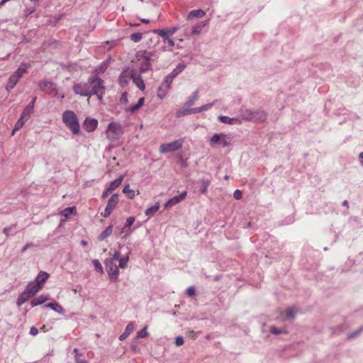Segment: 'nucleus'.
Segmentation results:
<instances>
[{
	"mask_svg": "<svg viewBox=\"0 0 363 363\" xmlns=\"http://www.w3.org/2000/svg\"><path fill=\"white\" fill-rule=\"evenodd\" d=\"M128 259L129 257L128 255L124 257H121L119 252H115L112 257L105 260L104 264L108 272H118L119 268L125 269Z\"/></svg>",
	"mask_w": 363,
	"mask_h": 363,
	"instance_id": "1",
	"label": "nucleus"
},
{
	"mask_svg": "<svg viewBox=\"0 0 363 363\" xmlns=\"http://www.w3.org/2000/svg\"><path fill=\"white\" fill-rule=\"evenodd\" d=\"M62 121L74 135H78L80 133L78 118L74 111H64L62 113Z\"/></svg>",
	"mask_w": 363,
	"mask_h": 363,
	"instance_id": "2",
	"label": "nucleus"
},
{
	"mask_svg": "<svg viewBox=\"0 0 363 363\" xmlns=\"http://www.w3.org/2000/svg\"><path fill=\"white\" fill-rule=\"evenodd\" d=\"M50 274H38L36 279L30 282L25 289V291L33 296L38 293L43 287V284L49 278Z\"/></svg>",
	"mask_w": 363,
	"mask_h": 363,
	"instance_id": "3",
	"label": "nucleus"
},
{
	"mask_svg": "<svg viewBox=\"0 0 363 363\" xmlns=\"http://www.w3.org/2000/svg\"><path fill=\"white\" fill-rule=\"evenodd\" d=\"M242 120L248 121H264L267 118V113L261 109H245L242 111Z\"/></svg>",
	"mask_w": 363,
	"mask_h": 363,
	"instance_id": "4",
	"label": "nucleus"
},
{
	"mask_svg": "<svg viewBox=\"0 0 363 363\" xmlns=\"http://www.w3.org/2000/svg\"><path fill=\"white\" fill-rule=\"evenodd\" d=\"M89 79L90 84L91 96L96 95L99 100L102 99L105 94V86L104 84V81L101 79L96 77H90Z\"/></svg>",
	"mask_w": 363,
	"mask_h": 363,
	"instance_id": "5",
	"label": "nucleus"
},
{
	"mask_svg": "<svg viewBox=\"0 0 363 363\" xmlns=\"http://www.w3.org/2000/svg\"><path fill=\"white\" fill-rule=\"evenodd\" d=\"M232 136L224 133H215L211 138L209 144L213 147H225L231 145Z\"/></svg>",
	"mask_w": 363,
	"mask_h": 363,
	"instance_id": "6",
	"label": "nucleus"
},
{
	"mask_svg": "<svg viewBox=\"0 0 363 363\" xmlns=\"http://www.w3.org/2000/svg\"><path fill=\"white\" fill-rule=\"evenodd\" d=\"M123 134V129L118 123L111 122L108 125L106 135L111 141H116L119 139Z\"/></svg>",
	"mask_w": 363,
	"mask_h": 363,
	"instance_id": "7",
	"label": "nucleus"
},
{
	"mask_svg": "<svg viewBox=\"0 0 363 363\" xmlns=\"http://www.w3.org/2000/svg\"><path fill=\"white\" fill-rule=\"evenodd\" d=\"M183 139H179L169 143H164L160 146V153H167L179 150L182 147Z\"/></svg>",
	"mask_w": 363,
	"mask_h": 363,
	"instance_id": "8",
	"label": "nucleus"
},
{
	"mask_svg": "<svg viewBox=\"0 0 363 363\" xmlns=\"http://www.w3.org/2000/svg\"><path fill=\"white\" fill-rule=\"evenodd\" d=\"M73 91L76 94L84 96H91L89 79L85 83H78L73 86Z\"/></svg>",
	"mask_w": 363,
	"mask_h": 363,
	"instance_id": "9",
	"label": "nucleus"
},
{
	"mask_svg": "<svg viewBox=\"0 0 363 363\" xmlns=\"http://www.w3.org/2000/svg\"><path fill=\"white\" fill-rule=\"evenodd\" d=\"M118 203V195L117 194H114L108 199L104 212L101 213V216L104 218H108L111 214Z\"/></svg>",
	"mask_w": 363,
	"mask_h": 363,
	"instance_id": "10",
	"label": "nucleus"
},
{
	"mask_svg": "<svg viewBox=\"0 0 363 363\" xmlns=\"http://www.w3.org/2000/svg\"><path fill=\"white\" fill-rule=\"evenodd\" d=\"M130 76L133 83L140 90L143 91L145 89V86L140 74H138L135 70H131L130 72Z\"/></svg>",
	"mask_w": 363,
	"mask_h": 363,
	"instance_id": "11",
	"label": "nucleus"
},
{
	"mask_svg": "<svg viewBox=\"0 0 363 363\" xmlns=\"http://www.w3.org/2000/svg\"><path fill=\"white\" fill-rule=\"evenodd\" d=\"M186 191H182L180 195L179 196H175L174 197H172V199H169L165 203H164V207L166 208H171L173 206H175L177 205V203H179L181 201L184 200L186 196Z\"/></svg>",
	"mask_w": 363,
	"mask_h": 363,
	"instance_id": "12",
	"label": "nucleus"
},
{
	"mask_svg": "<svg viewBox=\"0 0 363 363\" xmlns=\"http://www.w3.org/2000/svg\"><path fill=\"white\" fill-rule=\"evenodd\" d=\"M98 126V121L95 118H86L83 123V128L87 132H92Z\"/></svg>",
	"mask_w": 363,
	"mask_h": 363,
	"instance_id": "13",
	"label": "nucleus"
},
{
	"mask_svg": "<svg viewBox=\"0 0 363 363\" xmlns=\"http://www.w3.org/2000/svg\"><path fill=\"white\" fill-rule=\"evenodd\" d=\"M40 88L46 93L52 94L55 91L56 85L51 82L44 81L40 84Z\"/></svg>",
	"mask_w": 363,
	"mask_h": 363,
	"instance_id": "14",
	"label": "nucleus"
},
{
	"mask_svg": "<svg viewBox=\"0 0 363 363\" xmlns=\"http://www.w3.org/2000/svg\"><path fill=\"white\" fill-rule=\"evenodd\" d=\"M150 69V56H145L140 65V72L145 73Z\"/></svg>",
	"mask_w": 363,
	"mask_h": 363,
	"instance_id": "15",
	"label": "nucleus"
},
{
	"mask_svg": "<svg viewBox=\"0 0 363 363\" xmlns=\"http://www.w3.org/2000/svg\"><path fill=\"white\" fill-rule=\"evenodd\" d=\"M134 329V324L133 322L129 323L125 329V331L119 336L118 339L121 341L125 340L133 332Z\"/></svg>",
	"mask_w": 363,
	"mask_h": 363,
	"instance_id": "16",
	"label": "nucleus"
},
{
	"mask_svg": "<svg viewBox=\"0 0 363 363\" xmlns=\"http://www.w3.org/2000/svg\"><path fill=\"white\" fill-rule=\"evenodd\" d=\"M206 15V12L202 9H196L191 11L188 16L187 19L191 20L194 18H202Z\"/></svg>",
	"mask_w": 363,
	"mask_h": 363,
	"instance_id": "17",
	"label": "nucleus"
},
{
	"mask_svg": "<svg viewBox=\"0 0 363 363\" xmlns=\"http://www.w3.org/2000/svg\"><path fill=\"white\" fill-rule=\"evenodd\" d=\"M48 299H49L48 296L40 295V296H38L37 298H33L31 301L30 304L33 307H35V306H37L38 305H41V304L45 303Z\"/></svg>",
	"mask_w": 363,
	"mask_h": 363,
	"instance_id": "18",
	"label": "nucleus"
},
{
	"mask_svg": "<svg viewBox=\"0 0 363 363\" xmlns=\"http://www.w3.org/2000/svg\"><path fill=\"white\" fill-rule=\"evenodd\" d=\"M20 79V78L16 75L14 73L13 74H11L9 79V81L7 82V84H6V89L7 90H10V89H12L15 86L16 84H17V82H18V80Z\"/></svg>",
	"mask_w": 363,
	"mask_h": 363,
	"instance_id": "19",
	"label": "nucleus"
},
{
	"mask_svg": "<svg viewBox=\"0 0 363 363\" xmlns=\"http://www.w3.org/2000/svg\"><path fill=\"white\" fill-rule=\"evenodd\" d=\"M218 120L223 123H225V124H235V123H240V121H239V119L238 118H230L228 116H218Z\"/></svg>",
	"mask_w": 363,
	"mask_h": 363,
	"instance_id": "20",
	"label": "nucleus"
},
{
	"mask_svg": "<svg viewBox=\"0 0 363 363\" xmlns=\"http://www.w3.org/2000/svg\"><path fill=\"white\" fill-rule=\"evenodd\" d=\"M123 179V175L120 176L118 178L111 182L108 187V191H113L118 188L122 183Z\"/></svg>",
	"mask_w": 363,
	"mask_h": 363,
	"instance_id": "21",
	"label": "nucleus"
},
{
	"mask_svg": "<svg viewBox=\"0 0 363 363\" xmlns=\"http://www.w3.org/2000/svg\"><path fill=\"white\" fill-rule=\"evenodd\" d=\"M45 307L50 308L57 313L64 315L63 308L57 302L49 303L45 305Z\"/></svg>",
	"mask_w": 363,
	"mask_h": 363,
	"instance_id": "22",
	"label": "nucleus"
},
{
	"mask_svg": "<svg viewBox=\"0 0 363 363\" xmlns=\"http://www.w3.org/2000/svg\"><path fill=\"white\" fill-rule=\"evenodd\" d=\"M160 209V203H156L154 206H150L149 208H147L145 211V214L148 216V217H151L156 212L158 211V210Z\"/></svg>",
	"mask_w": 363,
	"mask_h": 363,
	"instance_id": "23",
	"label": "nucleus"
},
{
	"mask_svg": "<svg viewBox=\"0 0 363 363\" xmlns=\"http://www.w3.org/2000/svg\"><path fill=\"white\" fill-rule=\"evenodd\" d=\"M76 213L75 207H68L65 208L62 211H61V216H64L66 218H69L72 216L74 215Z\"/></svg>",
	"mask_w": 363,
	"mask_h": 363,
	"instance_id": "24",
	"label": "nucleus"
},
{
	"mask_svg": "<svg viewBox=\"0 0 363 363\" xmlns=\"http://www.w3.org/2000/svg\"><path fill=\"white\" fill-rule=\"evenodd\" d=\"M199 99V91H195L193 94L189 98V99L185 103L184 106L187 107H190L193 106L196 101Z\"/></svg>",
	"mask_w": 363,
	"mask_h": 363,
	"instance_id": "25",
	"label": "nucleus"
},
{
	"mask_svg": "<svg viewBox=\"0 0 363 363\" xmlns=\"http://www.w3.org/2000/svg\"><path fill=\"white\" fill-rule=\"evenodd\" d=\"M135 218L133 216L128 217L126 219V222H125V226L123 228V229L121 230V233H128V231H129V229L130 228V227L132 226V225L135 222Z\"/></svg>",
	"mask_w": 363,
	"mask_h": 363,
	"instance_id": "26",
	"label": "nucleus"
},
{
	"mask_svg": "<svg viewBox=\"0 0 363 363\" xmlns=\"http://www.w3.org/2000/svg\"><path fill=\"white\" fill-rule=\"evenodd\" d=\"M30 296L23 291L18 297L16 304L18 306H22Z\"/></svg>",
	"mask_w": 363,
	"mask_h": 363,
	"instance_id": "27",
	"label": "nucleus"
},
{
	"mask_svg": "<svg viewBox=\"0 0 363 363\" xmlns=\"http://www.w3.org/2000/svg\"><path fill=\"white\" fill-rule=\"evenodd\" d=\"M144 101H145L144 98H140L139 100L138 101V103L135 105L130 106L129 108H128L126 109V111L130 112V113L135 112L137 110H138L143 105Z\"/></svg>",
	"mask_w": 363,
	"mask_h": 363,
	"instance_id": "28",
	"label": "nucleus"
},
{
	"mask_svg": "<svg viewBox=\"0 0 363 363\" xmlns=\"http://www.w3.org/2000/svg\"><path fill=\"white\" fill-rule=\"evenodd\" d=\"M297 312V310L295 307H290L288 308L286 311L285 315H284V319L290 320L293 319Z\"/></svg>",
	"mask_w": 363,
	"mask_h": 363,
	"instance_id": "29",
	"label": "nucleus"
},
{
	"mask_svg": "<svg viewBox=\"0 0 363 363\" xmlns=\"http://www.w3.org/2000/svg\"><path fill=\"white\" fill-rule=\"evenodd\" d=\"M29 65L26 63H22L18 69L14 72L16 75H17L19 78H21L23 74H24L26 72Z\"/></svg>",
	"mask_w": 363,
	"mask_h": 363,
	"instance_id": "30",
	"label": "nucleus"
},
{
	"mask_svg": "<svg viewBox=\"0 0 363 363\" xmlns=\"http://www.w3.org/2000/svg\"><path fill=\"white\" fill-rule=\"evenodd\" d=\"M129 79H130V73L123 72L119 77V82L121 86H125L128 84Z\"/></svg>",
	"mask_w": 363,
	"mask_h": 363,
	"instance_id": "31",
	"label": "nucleus"
},
{
	"mask_svg": "<svg viewBox=\"0 0 363 363\" xmlns=\"http://www.w3.org/2000/svg\"><path fill=\"white\" fill-rule=\"evenodd\" d=\"M153 33L160 35L165 41L171 36L166 29H157Z\"/></svg>",
	"mask_w": 363,
	"mask_h": 363,
	"instance_id": "32",
	"label": "nucleus"
},
{
	"mask_svg": "<svg viewBox=\"0 0 363 363\" xmlns=\"http://www.w3.org/2000/svg\"><path fill=\"white\" fill-rule=\"evenodd\" d=\"M113 231V225L108 226L99 236L100 240H103L108 237Z\"/></svg>",
	"mask_w": 363,
	"mask_h": 363,
	"instance_id": "33",
	"label": "nucleus"
},
{
	"mask_svg": "<svg viewBox=\"0 0 363 363\" xmlns=\"http://www.w3.org/2000/svg\"><path fill=\"white\" fill-rule=\"evenodd\" d=\"M173 79H174L168 74L165 77L164 80L161 85L164 87L165 90H169L171 87Z\"/></svg>",
	"mask_w": 363,
	"mask_h": 363,
	"instance_id": "34",
	"label": "nucleus"
},
{
	"mask_svg": "<svg viewBox=\"0 0 363 363\" xmlns=\"http://www.w3.org/2000/svg\"><path fill=\"white\" fill-rule=\"evenodd\" d=\"M33 109L31 108V106L29 107V106H26L23 111L22 112L21 115V117H22V118H24L26 119V121L30 118L31 113H33Z\"/></svg>",
	"mask_w": 363,
	"mask_h": 363,
	"instance_id": "35",
	"label": "nucleus"
},
{
	"mask_svg": "<svg viewBox=\"0 0 363 363\" xmlns=\"http://www.w3.org/2000/svg\"><path fill=\"white\" fill-rule=\"evenodd\" d=\"M123 192L125 194L129 199H133L135 196V191L131 189L128 184L124 186Z\"/></svg>",
	"mask_w": 363,
	"mask_h": 363,
	"instance_id": "36",
	"label": "nucleus"
},
{
	"mask_svg": "<svg viewBox=\"0 0 363 363\" xmlns=\"http://www.w3.org/2000/svg\"><path fill=\"white\" fill-rule=\"evenodd\" d=\"M208 22L207 21H202V22H200L196 26H194L192 28V32L193 33H195V34H199L201 31V30L206 26L207 25Z\"/></svg>",
	"mask_w": 363,
	"mask_h": 363,
	"instance_id": "37",
	"label": "nucleus"
},
{
	"mask_svg": "<svg viewBox=\"0 0 363 363\" xmlns=\"http://www.w3.org/2000/svg\"><path fill=\"white\" fill-rule=\"evenodd\" d=\"M200 182L202 184V188L201 189L200 192L202 194H205L207 192L211 182L208 179H201Z\"/></svg>",
	"mask_w": 363,
	"mask_h": 363,
	"instance_id": "38",
	"label": "nucleus"
},
{
	"mask_svg": "<svg viewBox=\"0 0 363 363\" xmlns=\"http://www.w3.org/2000/svg\"><path fill=\"white\" fill-rule=\"evenodd\" d=\"M26 120L24 118H22V117H20V118L18 120V121L16 123L14 128L12 130V135L14 134V133L16 130H18L20 128L23 127L24 123H26Z\"/></svg>",
	"mask_w": 363,
	"mask_h": 363,
	"instance_id": "39",
	"label": "nucleus"
},
{
	"mask_svg": "<svg viewBox=\"0 0 363 363\" xmlns=\"http://www.w3.org/2000/svg\"><path fill=\"white\" fill-rule=\"evenodd\" d=\"M130 38L134 43H138L142 40L143 34L141 33H134L130 35Z\"/></svg>",
	"mask_w": 363,
	"mask_h": 363,
	"instance_id": "40",
	"label": "nucleus"
},
{
	"mask_svg": "<svg viewBox=\"0 0 363 363\" xmlns=\"http://www.w3.org/2000/svg\"><path fill=\"white\" fill-rule=\"evenodd\" d=\"M147 327L145 326L142 330L137 333V338H145L148 336V333L147 331Z\"/></svg>",
	"mask_w": 363,
	"mask_h": 363,
	"instance_id": "41",
	"label": "nucleus"
},
{
	"mask_svg": "<svg viewBox=\"0 0 363 363\" xmlns=\"http://www.w3.org/2000/svg\"><path fill=\"white\" fill-rule=\"evenodd\" d=\"M167 91L168 90H165L164 87L161 85L157 91V96L160 99H163L166 96Z\"/></svg>",
	"mask_w": 363,
	"mask_h": 363,
	"instance_id": "42",
	"label": "nucleus"
},
{
	"mask_svg": "<svg viewBox=\"0 0 363 363\" xmlns=\"http://www.w3.org/2000/svg\"><path fill=\"white\" fill-rule=\"evenodd\" d=\"M363 331V325L360 326L357 331L351 333L348 335V338L357 337Z\"/></svg>",
	"mask_w": 363,
	"mask_h": 363,
	"instance_id": "43",
	"label": "nucleus"
},
{
	"mask_svg": "<svg viewBox=\"0 0 363 363\" xmlns=\"http://www.w3.org/2000/svg\"><path fill=\"white\" fill-rule=\"evenodd\" d=\"M270 333L274 334V335H279V334H281V333H285V330L284 329H279V328H277L274 326H272L270 328V330H269Z\"/></svg>",
	"mask_w": 363,
	"mask_h": 363,
	"instance_id": "44",
	"label": "nucleus"
},
{
	"mask_svg": "<svg viewBox=\"0 0 363 363\" xmlns=\"http://www.w3.org/2000/svg\"><path fill=\"white\" fill-rule=\"evenodd\" d=\"M201 111H203L201 106L186 110V113H187L188 114H195L197 113H200Z\"/></svg>",
	"mask_w": 363,
	"mask_h": 363,
	"instance_id": "45",
	"label": "nucleus"
},
{
	"mask_svg": "<svg viewBox=\"0 0 363 363\" xmlns=\"http://www.w3.org/2000/svg\"><path fill=\"white\" fill-rule=\"evenodd\" d=\"M184 344V338L182 336H177L175 338V345L177 347H180Z\"/></svg>",
	"mask_w": 363,
	"mask_h": 363,
	"instance_id": "46",
	"label": "nucleus"
},
{
	"mask_svg": "<svg viewBox=\"0 0 363 363\" xmlns=\"http://www.w3.org/2000/svg\"><path fill=\"white\" fill-rule=\"evenodd\" d=\"M93 264L96 271H102V265L99 260H93Z\"/></svg>",
	"mask_w": 363,
	"mask_h": 363,
	"instance_id": "47",
	"label": "nucleus"
},
{
	"mask_svg": "<svg viewBox=\"0 0 363 363\" xmlns=\"http://www.w3.org/2000/svg\"><path fill=\"white\" fill-rule=\"evenodd\" d=\"M16 228L15 225H11V226H9V227H6L4 230H3V233L6 235V236H9L11 233V232Z\"/></svg>",
	"mask_w": 363,
	"mask_h": 363,
	"instance_id": "48",
	"label": "nucleus"
},
{
	"mask_svg": "<svg viewBox=\"0 0 363 363\" xmlns=\"http://www.w3.org/2000/svg\"><path fill=\"white\" fill-rule=\"evenodd\" d=\"M216 102H217V100H215L211 103L206 104L205 105L201 106L203 111L210 109Z\"/></svg>",
	"mask_w": 363,
	"mask_h": 363,
	"instance_id": "49",
	"label": "nucleus"
},
{
	"mask_svg": "<svg viewBox=\"0 0 363 363\" xmlns=\"http://www.w3.org/2000/svg\"><path fill=\"white\" fill-rule=\"evenodd\" d=\"M186 293L189 296H193L195 295L196 291L194 286H189L187 288Z\"/></svg>",
	"mask_w": 363,
	"mask_h": 363,
	"instance_id": "50",
	"label": "nucleus"
},
{
	"mask_svg": "<svg viewBox=\"0 0 363 363\" xmlns=\"http://www.w3.org/2000/svg\"><path fill=\"white\" fill-rule=\"evenodd\" d=\"M233 196L236 200H240L242 196V191L239 189H236L233 193Z\"/></svg>",
	"mask_w": 363,
	"mask_h": 363,
	"instance_id": "51",
	"label": "nucleus"
},
{
	"mask_svg": "<svg viewBox=\"0 0 363 363\" xmlns=\"http://www.w3.org/2000/svg\"><path fill=\"white\" fill-rule=\"evenodd\" d=\"M185 68H186V64H184V62H181L177 65L175 69H177L180 74Z\"/></svg>",
	"mask_w": 363,
	"mask_h": 363,
	"instance_id": "52",
	"label": "nucleus"
},
{
	"mask_svg": "<svg viewBox=\"0 0 363 363\" xmlns=\"http://www.w3.org/2000/svg\"><path fill=\"white\" fill-rule=\"evenodd\" d=\"M166 30H167V32L169 33V34L170 35H172L173 34H174L179 30V27L178 26H174V27L169 28H167Z\"/></svg>",
	"mask_w": 363,
	"mask_h": 363,
	"instance_id": "53",
	"label": "nucleus"
},
{
	"mask_svg": "<svg viewBox=\"0 0 363 363\" xmlns=\"http://www.w3.org/2000/svg\"><path fill=\"white\" fill-rule=\"evenodd\" d=\"M186 336L191 339H196L197 335L196 333L193 330H189L186 332Z\"/></svg>",
	"mask_w": 363,
	"mask_h": 363,
	"instance_id": "54",
	"label": "nucleus"
},
{
	"mask_svg": "<svg viewBox=\"0 0 363 363\" xmlns=\"http://www.w3.org/2000/svg\"><path fill=\"white\" fill-rule=\"evenodd\" d=\"M35 11V8L30 7V8H26V9L24 11L26 16H28V15L33 13Z\"/></svg>",
	"mask_w": 363,
	"mask_h": 363,
	"instance_id": "55",
	"label": "nucleus"
},
{
	"mask_svg": "<svg viewBox=\"0 0 363 363\" xmlns=\"http://www.w3.org/2000/svg\"><path fill=\"white\" fill-rule=\"evenodd\" d=\"M121 102L123 104H126L128 102V94L127 92H123L121 97Z\"/></svg>",
	"mask_w": 363,
	"mask_h": 363,
	"instance_id": "56",
	"label": "nucleus"
},
{
	"mask_svg": "<svg viewBox=\"0 0 363 363\" xmlns=\"http://www.w3.org/2000/svg\"><path fill=\"white\" fill-rule=\"evenodd\" d=\"M119 274H108V278L111 281H116Z\"/></svg>",
	"mask_w": 363,
	"mask_h": 363,
	"instance_id": "57",
	"label": "nucleus"
},
{
	"mask_svg": "<svg viewBox=\"0 0 363 363\" xmlns=\"http://www.w3.org/2000/svg\"><path fill=\"white\" fill-rule=\"evenodd\" d=\"M29 333H30V335L35 336L38 333V330L35 327H32L30 329Z\"/></svg>",
	"mask_w": 363,
	"mask_h": 363,
	"instance_id": "58",
	"label": "nucleus"
},
{
	"mask_svg": "<svg viewBox=\"0 0 363 363\" xmlns=\"http://www.w3.org/2000/svg\"><path fill=\"white\" fill-rule=\"evenodd\" d=\"M179 74V72L174 68L169 75L170 77H172L173 79H174Z\"/></svg>",
	"mask_w": 363,
	"mask_h": 363,
	"instance_id": "59",
	"label": "nucleus"
},
{
	"mask_svg": "<svg viewBox=\"0 0 363 363\" xmlns=\"http://www.w3.org/2000/svg\"><path fill=\"white\" fill-rule=\"evenodd\" d=\"M179 74V72L174 68L169 75L170 77H172L173 79H174Z\"/></svg>",
	"mask_w": 363,
	"mask_h": 363,
	"instance_id": "60",
	"label": "nucleus"
},
{
	"mask_svg": "<svg viewBox=\"0 0 363 363\" xmlns=\"http://www.w3.org/2000/svg\"><path fill=\"white\" fill-rule=\"evenodd\" d=\"M34 245L32 242L27 243L23 248H22V252H26L28 248L33 247Z\"/></svg>",
	"mask_w": 363,
	"mask_h": 363,
	"instance_id": "61",
	"label": "nucleus"
},
{
	"mask_svg": "<svg viewBox=\"0 0 363 363\" xmlns=\"http://www.w3.org/2000/svg\"><path fill=\"white\" fill-rule=\"evenodd\" d=\"M76 363H88L85 359H82L80 357L74 356Z\"/></svg>",
	"mask_w": 363,
	"mask_h": 363,
	"instance_id": "62",
	"label": "nucleus"
},
{
	"mask_svg": "<svg viewBox=\"0 0 363 363\" xmlns=\"http://www.w3.org/2000/svg\"><path fill=\"white\" fill-rule=\"evenodd\" d=\"M36 99H37L36 96L33 97L31 101L28 105V106H29V107L31 106V108L34 109L35 103L36 101Z\"/></svg>",
	"mask_w": 363,
	"mask_h": 363,
	"instance_id": "63",
	"label": "nucleus"
},
{
	"mask_svg": "<svg viewBox=\"0 0 363 363\" xmlns=\"http://www.w3.org/2000/svg\"><path fill=\"white\" fill-rule=\"evenodd\" d=\"M167 42V44L169 47H174V42L172 38H169L166 40Z\"/></svg>",
	"mask_w": 363,
	"mask_h": 363,
	"instance_id": "64",
	"label": "nucleus"
}]
</instances>
